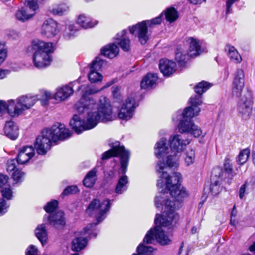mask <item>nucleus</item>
I'll list each match as a JSON object with an SVG mask.
<instances>
[{
  "label": "nucleus",
  "instance_id": "obj_1",
  "mask_svg": "<svg viewBox=\"0 0 255 255\" xmlns=\"http://www.w3.org/2000/svg\"><path fill=\"white\" fill-rule=\"evenodd\" d=\"M158 166L159 168L157 171L161 175L157 185L162 188L165 186V190L169 192L172 200H165L164 211L161 215L156 214L154 220L156 226L146 233L143 242L147 244H151L155 239L161 245L165 246L171 244V240L161 226L171 228L177 224L179 216L175 211L181 207L182 202L188 197V193L186 189L179 183L181 177L180 173L173 172L169 175L165 171L164 163L160 162Z\"/></svg>",
  "mask_w": 255,
  "mask_h": 255
},
{
  "label": "nucleus",
  "instance_id": "obj_2",
  "mask_svg": "<svg viewBox=\"0 0 255 255\" xmlns=\"http://www.w3.org/2000/svg\"><path fill=\"white\" fill-rule=\"evenodd\" d=\"M79 113L87 112V120L83 121L77 115H74L70 122V125L77 134L83 131L95 128L100 122H107L112 120V110L108 99L104 96L100 97L97 105L94 99L82 98L74 105Z\"/></svg>",
  "mask_w": 255,
  "mask_h": 255
},
{
  "label": "nucleus",
  "instance_id": "obj_3",
  "mask_svg": "<svg viewBox=\"0 0 255 255\" xmlns=\"http://www.w3.org/2000/svg\"><path fill=\"white\" fill-rule=\"evenodd\" d=\"M71 135L63 124L56 123L50 128L44 129L36 138L34 147L39 154L44 155L50 149L52 142L63 140Z\"/></svg>",
  "mask_w": 255,
  "mask_h": 255
},
{
  "label": "nucleus",
  "instance_id": "obj_4",
  "mask_svg": "<svg viewBox=\"0 0 255 255\" xmlns=\"http://www.w3.org/2000/svg\"><path fill=\"white\" fill-rule=\"evenodd\" d=\"M189 102L190 106L186 107L182 113L183 120L178 125V129L180 133H190L198 137L202 134V131L192 122L191 119L199 115L201 111L199 106L202 104V101L200 96L191 97Z\"/></svg>",
  "mask_w": 255,
  "mask_h": 255
},
{
  "label": "nucleus",
  "instance_id": "obj_5",
  "mask_svg": "<svg viewBox=\"0 0 255 255\" xmlns=\"http://www.w3.org/2000/svg\"><path fill=\"white\" fill-rule=\"evenodd\" d=\"M28 52H33V62L35 67L42 68L49 66L52 61L50 54L53 52L52 44L35 39L27 48Z\"/></svg>",
  "mask_w": 255,
  "mask_h": 255
},
{
  "label": "nucleus",
  "instance_id": "obj_6",
  "mask_svg": "<svg viewBox=\"0 0 255 255\" xmlns=\"http://www.w3.org/2000/svg\"><path fill=\"white\" fill-rule=\"evenodd\" d=\"M111 204V201L108 199H105L102 202L99 199H94L91 201L86 209V212L90 216L97 214V223L88 225L84 229L83 235H88L89 238L97 236L95 227L105 218V214L110 210Z\"/></svg>",
  "mask_w": 255,
  "mask_h": 255
},
{
  "label": "nucleus",
  "instance_id": "obj_7",
  "mask_svg": "<svg viewBox=\"0 0 255 255\" xmlns=\"http://www.w3.org/2000/svg\"><path fill=\"white\" fill-rule=\"evenodd\" d=\"M37 99L35 96H22L15 101L9 100L7 102L0 101V113L7 112L13 114V116H18L32 107Z\"/></svg>",
  "mask_w": 255,
  "mask_h": 255
},
{
  "label": "nucleus",
  "instance_id": "obj_8",
  "mask_svg": "<svg viewBox=\"0 0 255 255\" xmlns=\"http://www.w3.org/2000/svg\"><path fill=\"white\" fill-rule=\"evenodd\" d=\"M169 142L171 154L167 156L166 162L164 161H159L157 163L158 164L160 162L164 163L165 169L177 167L178 153L183 150L185 146L190 143V140L188 139H183L180 135L176 134L171 136Z\"/></svg>",
  "mask_w": 255,
  "mask_h": 255
},
{
  "label": "nucleus",
  "instance_id": "obj_9",
  "mask_svg": "<svg viewBox=\"0 0 255 255\" xmlns=\"http://www.w3.org/2000/svg\"><path fill=\"white\" fill-rule=\"evenodd\" d=\"M162 13L151 20L142 21L134 25L129 27L130 33L137 37L138 41L141 44L144 45L146 44L149 38L147 26L150 27L153 25L160 24L162 20Z\"/></svg>",
  "mask_w": 255,
  "mask_h": 255
},
{
  "label": "nucleus",
  "instance_id": "obj_10",
  "mask_svg": "<svg viewBox=\"0 0 255 255\" xmlns=\"http://www.w3.org/2000/svg\"><path fill=\"white\" fill-rule=\"evenodd\" d=\"M129 155V152L126 150L124 146L120 145L119 142H116L111 149L103 153L102 159L105 160L113 156H120L121 170L122 173L124 174L127 171Z\"/></svg>",
  "mask_w": 255,
  "mask_h": 255
},
{
  "label": "nucleus",
  "instance_id": "obj_11",
  "mask_svg": "<svg viewBox=\"0 0 255 255\" xmlns=\"http://www.w3.org/2000/svg\"><path fill=\"white\" fill-rule=\"evenodd\" d=\"M252 105L251 93L249 91L245 92L238 104V112L243 119L247 120L250 118L252 113Z\"/></svg>",
  "mask_w": 255,
  "mask_h": 255
},
{
  "label": "nucleus",
  "instance_id": "obj_12",
  "mask_svg": "<svg viewBox=\"0 0 255 255\" xmlns=\"http://www.w3.org/2000/svg\"><path fill=\"white\" fill-rule=\"evenodd\" d=\"M135 107L134 98L132 97L128 98L119 112V118L126 121L130 119L132 117Z\"/></svg>",
  "mask_w": 255,
  "mask_h": 255
},
{
  "label": "nucleus",
  "instance_id": "obj_13",
  "mask_svg": "<svg viewBox=\"0 0 255 255\" xmlns=\"http://www.w3.org/2000/svg\"><path fill=\"white\" fill-rule=\"evenodd\" d=\"M245 85V74L241 69H238L235 73L233 84V94L239 97L242 92Z\"/></svg>",
  "mask_w": 255,
  "mask_h": 255
},
{
  "label": "nucleus",
  "instance_id": "obj_14",
  "mask_svg": "<svg viewBox=\"0 0 255 255\" xmlns=\"http://www.w3.org/2000/svg\"><path fill=\"white\" fill-rule=\"evenodd\" d=\"M57 23L51 18L46 20L41 28V34L46 37H53L58 33Z\"/></svg>",
  "mask_w": 255,
  "mask_h": 255
},
{
  "label": "nucleus",
  "instance_id": "obj_15",
  "mask_svg": "<svg viewBox=\"0 0 255 255\" xmlns=\"http://www.w3.org/2000/svg\"><path fill=\"white\" fill-rule=\"evenodd\" d=\"M159 69L165 76H169L176 70V63L167 59H161L159 64Z\"/></svg>",
  "mask_w": 255,
  "mask_h": 255
},
{
  "label": "nucleus",
  "instance_id": "obj_16",
  "mask_svg": "<svg viewBox=\"0 0 255 255\" xmlns=\"http://www.w3.org/2000/svg\"><path fill=\"white\" fill-rule=\"evenodd\" d=\"M49 221L50 225L56 229L62 228L65 225L63 212L60 211L54 214L50 215L49 217Z\"/></svg>",
  "mask_w": 255,
  "mask_h": 255
},
{
  "label": "nucleus",
  "instance_id": "obj_17",
  "mask_svg": "<svg viewBox=\"0 0 255 255\" xmlns=\"http://www.w3.org/2000/svg\"><path fill=\"white\" fill-rule=\"evenodd\" d=\"M189 43V48L188 55L190 57H194L198 56L202 52L199 41L198 39L190 37L188 38Z\"/></svg>",
  "mask_w": 255,
  "mask_h": 255
},
{
  "label": "nucleus",
  "instance_id": "obj_18",
  "mask_svg": "<svg viewBox=\"0 0 255 255\" xmlns=\"http://www.w3.org/2000/svg\"><path fill=\"white\" fill-rule=\"evenodd\" d=\"M73 93L72 87L65 86L58 89L53 95V98L56 100L62 101L69 98Z\"/></svg>",
  "mask_w": 255,
  "mask_h": 255
},
{
  "label": "nucleus",
  "instance_id": "obj_19",
  "mask_svg": "<svg viewBox=\"0 0 255 255\" xmlns=\"http://www.w3.org/2000/svg\"><path fill=\"white\" fill-rule=\"evenodd\" d=\"M4 131L5 135L11 139L14 140L18 137V127L12 121H8L5 123Z\"/></svg>",
  "mask_w": 255,
  "mask_h": 255
},
{
  "label": "nucleus",
  "instance_id": "obj_20",
  "mask_svg": "<svg viewBox=\"0 0 255 255\" xmlns=\"http://www.w3.org/2000/svg\"><path fill=\"white\" fill-rule=\"evenodd\" d=\"M166 139L162 137L156 143L155 147V154L157 158H160L169 153V149L166 145Z\"/></svg>",
  "mask_w": 255,
  "mask_h": 255
},
{
  "label": "nucleus",
  "instance_id": "obj_21",
  "mask_svg": "<svg viewBox=\"0 0 255 255\" xmlns=\"http://www.w3.org/2000/svg\"><path fill=\"white\" fill-rule=\"evenodd\" d=\"M157 79L158 77L156 74H147L141 81V88L142 89H147L152 88L156 84Z\"/></svg>",
  "mask_w": 255,
  "mask_h": 255
},
{
  "label": "nucleus",
  "instance_id": "obj_22",
  "mask_svg": "<svg viewBox=\"0 0 255 255\" xmlns=\"http://www.w3.org/2000/svg\"><path fill=\"white\" fill-rule=\"evenodd\" d=\"M101 52L105 56L112 59L118 54L119 48L115 44L111 43L103 47Z\"/></svg>",
  "mask_w": 255,
  "mask_h": 255
},
{
  "label": "nucleus",
  "instance_id": "obj_23",
  "mask_svg": "<svg viewBox=\"0 0 255 255\" xmlns=\"http://www.w3.org/2000/svg\"><path fill=\"white\" fill-rule=\"evenodd\" d=\"M232 166L229 163H225L224 170L221 169L220 168H214L212 171L215 176H219V178H222L225 175V176H227L228 178H232L233 175L232 174Z\"/></svg>",
  "mask_w": 255,
  "mask_h": 255
},
{
  "label": "nucleus",
  "instance_id": "obj_24",
  "mask_svg": "<svg viewBox=\"0 0 255 255\" xmlns=\"http://www.w3.org/2000/svg\"><path fill=\"white\" fill-rule=\"evenodd\" d=\"M127 31L123 30L121 33L117 35L116 39L119 40L118 44L125 51H128L130 50V40L128 38H125L124 36L126 35Z\"/></svg>",
  "mask_w": 255,
  "mask_h": 255
},
{
  "label": "nucleus",
  "instance_id": "obj_25",
  "mask_svg": "<svg viewBox=\"0 0 255 255\" xmlns=\"http://www.w3.org/2000/svg\"><path fill=\"white\" fill-rule=\"evenodd\" d=\"M35 15V12H30L28 7H21L17 10L15 16L17 19L24 22L31 18Z\"/></svg>",
  "mask_w": 255,
  "mask_h": 255
},
{
  "label": "nucleus",
  "instance_id": "obj_26",
  "mask_svg": "<svg viewBox=\"0 0 255 255\" xmlns=\"http://www.w3.org/2000/svg\"><path fill=\"white\" fill-rule=\"evenodd\" d=\"M35 234L43 246L47 243V232L45 225H38L35 230Z\"/></svg>",
  "mask_w": 255,
  "mask_h": 255
},
{
  "label": "nucleus",
  "instance_id": "obj_27",
  "mask_svg": "<svg viewBox=\"0 0 255 255\" xmlns=\"http://www.w3.org/2000/svg\"><path fill=\"white\" fill-rule=\"evenodd\" d=\"M77 24L84 28H91L97 24L96 20L93 21L84 14L80 15L77 19Z\"/></svg>",
  "mask_w": 255,
  "mask_h": 255
},
{
  "label": "nucleus",
  "instance_id": "obj_28",
  "mask_svg": "<svg viewBox=\"0 0 255 255\" xmlns=\"http://www.w3.org/2000/svg\"><path fill=\"white\" fill-rule=\"evenodd\" d=\"M97 170L95 168L90 171L83 180V184L87 187H92L97 180Z\"/></svg>",
  "mask_w": 255,
  "mask_h": 255
},
{
  "label": "nucleus",
  "instance_id": "obj_29",
  "mask_svg": "<svg viewBox=\"0 0 255 255\" xmlns=\"http://www.w3.org/2000/svg\"><path fill=\"white\" fill-rule=\"evenodd\" d=\"M226 50L228 51V55L230 60L235 63H240L242 58L237 50L233 46L228 45Z\"/></svg>",
  "mask_w": 255,
  "mask_h": 255
},
{
  "label": "nucleus",
  "instance_id": "obj_30",
  "mask_svg": "<svg viewBox=\"0 0 255 255\" xmlns=\"http://www.w3.org/2000/svg\"><path fill=\"white\" fill-rule=\"evenodd\" d=\"M87 243V240L85 238H75L72 242V250L75 252H79L86 247Z\"/></svg>",
  "mask_w": 255,
  "mask_h": 255
},
{
  "label": "nucleus",
  "instance_id": "obj_31",
  "mask_svg": "<svg viewBox=\"0 0 255 255\" xmlns=\"http://www.w3.org/2000/svg\"><path fill=\"white\" fill-rule=\"evenodd\" d=\"M220 179H221V178H219V176H215V174L212 173L210 192L214 196L218 195L222 190V188L220 186Z\"/></svg>",
  "mask_w": 255,
  "mask_h": 255
},
{
  "label": "nucleus",
  "instance_id": "obj_32",
  "mask_svg": "<svg viewBox=\"0 0 255 255\" xmlns=\"http://www.w3.org/2000/svg\"><path fill=\"white\" fill-rule=\"evenodd\" d=\"M128 178L126 175L122 176L118 180L115 188V192L118 194H122L127 189Z\"/></svg>",
  "mask_w": 255,
  "mask_h": 255
},
{
  "label": "nucleus",
  "instance_id": "obj_33",
  "mask_svg": "<svg viewBox=\"0 0 255 255\" xmlns=\"http://www.w3.org/2000/svg\"><path fill=\"white\" fill-rule=\"evenodd\" d=\"M211 85L207 82L202 81L199 83L194 88L195 91L197 95L194 97L200 96V98L202 100V95L205 92Z\"/></svg>",
  "mask_w": 255,
  "mask_h": 255
},
{
  "label": "nucleus",
  "instance_id": "obj_34",
  "mask_svg": "<svg viewBox=\"0 0 255 255\" xmlns=\"http://www.w3.org/2000/svg\"><path fill=\"white\" fill-rule=\"evenodd\" d=\"M165 16L168 21L172 22L177 19L178 14L175 8L171 7L166 9L165 11Z\"/></svg>",
  "mask_w": 255,
  "mask_h": 255
},
{
  "label": "nucleus",
  "instance_id": "obj_35",
  "mask_svg": "<svg viewBox=\"0 0 255 255\" xmlns=\"http://www.w3.org/2000/svg\"><path fill=\"white\" fill-rule=\"evenodd\" d=\"M184 160L187 166H190L192 164L195 158V151L192 148H189L186 150L185 153Z\"/></svg>",
  "mask_w": 255,
  "mask_h": 255
},
{
  "label": "nucleus",
  "instance_id": "obj_36",
  "mask_svg": "<svg viewBox=\"0 0 255 255\" xmlns=\"http://www.w3.org/2000/svg\"><path fill=\"white\" fill-rule=\"evenodd\" d=\"M154 249L150 246H145L142 244H140L137 247L136 251L138 253L137 255H150L153 251Z\"/></svg>",
  "mask_w": 255,
  "mask_h": 255
},
{
  "label": "nucleus",
  "instance_id": "obj_37",
  "mask_svg": "<svg viewBox=\"0 0 255 255\" xmlns=\"http://www.w3.org/2000/svg\"><path fill=\"white\" fill-rule=\"evenodd\" d=\"M88 78L90 82L94 83L101 81L103 79V76L98 71L90 69Z\"/></svg>",
  "mask_w": 255,
  "mask_h": 255
},
{
  "label": "nucleus",
  "instance_id": "obj_38",
  "mask_svg": "<svg viewBox=\"0 0 255 255\" xmlns=\"http://www.w3.org/2000/svg\"><path fill=\"white\" fill-rule=\"evenodd\" d=\"M250 154V150L249 148H246L242 150L238 156V162L241 165L245 163Z\"/></svg>",
  "mask_w": 255,
  "mask_h": 255
},
{
  "label": "nucleus",
  "instance_id": "obj_39",
  "mask_svg": "<svg viewBox=\"0 0 255 255\" xmlns=\"http://www.w3.org/2000/svg\"><path fill=\"white\" fill-rule=\"evenodd\" d=\"M105 63V60L100 57H97L91 64L90 69L100 71Z\"/></svg>",
  "mask_w": 255,
  "mask_h": 255
},
{
  "label": "nucleus",
  "instance_id": "obj_40",
  "mask_svg": "<svg viewBox=\"0 0 255 255\" xmlns=\"http://www.w3.org/2000/svg\"><path fill=\"white\" fill-rule=\"evenodd\" d=\"M0 192L3 198L11 200L13 197L12 189L9 185L0 188Z\"/></svg>",
  "mask_w": 255,
  "mask_h": 255
},
{
  "label": "nucleus",
  "instance_id": "obj_41",
  "mask_svg": "<svg viewBox=\"0 0 255 255\" xmlns=\"http://www.w3.org/2000/svg\"><path fill=\"white\" fill-rule=\"evenodd\" d=\"M188 57H189L188 54L186 55L181 52L177 51L175 54V59L181 66L185 65L187 62Z\"/></svg>",
  "mask_w": 255,
  "mask_h": 255
},
{
  "label": "nucleus",
  "instance_id": "obj_42",
  "mask_svg": "<svg viewBox=\"0 0 255 255\" xmlns=\"http://www.w3.org/2000/svg\"><path fill=\"white\" fill-rule=\"evenodd\" d=\"M76 31H77V29H76L75 25H70L65 29L64 33V36L67 39H70L72 36H73L74 35Z\"/></svg>",
  "mask_w": 255,
  "mask_h": 255
},
{
  "label": "nucleus",
  "instance_id": "obj_43",
  "mask_svg": "<svg viewBox=\"0 0 255 255\" xmlns=\"http://www.w3.org/2000/svg\"><path fill=\"white\" fill-rule=\"evenodd\" d=\"M24 176V173L21 170L16 169L12 174V178L15 183L20 182L23 180Z\"/></svg>",
  "mask_w": 255,
  "mask_h": 255
},
{
  "label": "nucleus",
  "instance_id": "obj_44",
  "mask_svg": "<svg viewBox=\"0 0 255 255\" xmlns=\"http://www.w3.org/2000/svg\"><path fill=\"white\" fill-rule=\"evenodd\" d=\"M30 158V156L20 150L17 155V162L18 164H23L26 163Z\"/></svg>",
  "mask_w": 255,
  "mask_h": 255
},
{
  "label": "nucleus",
  "instance_id": "obj_45",
  "mask_svg": "<svg viewBox=\"0 0 255 255\" xmlns=\"http://www.w3.org/2000/svg\"><path fill=\"white\" fill-rule=\"evenodd\" d=\"M58 204V202L57 200H52L47 204L44 207V209L46 212L51 213L57 207Z\"/></svg>",
  "mask_w": 255,
  "mask_h": 255
},
{
  "label": "nucleus",
  "instance_id": "obj_46",
  "mask_svg": "<svg viewBox=\"0 0 255 255\" xmlns=\"http://www.w3.org/2000/svg\"><path fill=\"white\" fill-rule=\"evenodd\" d=\"M8 204L3 198H0V216L5 214L9 207Z\"/></svg>",
  "mask_w": 255,
  "mask_h": 255
},
{
  "label": "nucleus",
  "instance_id": "obj_47",
  "mask_svg": "<svg viewBox=\"0 0 255 255\" xmlns=\"http://www.w3.org/2000/svg\"><path fill=\"white\" fill-rule=\"evenodd\" d=\"M79 192L78 187L76 186H69L66 187L62 192V194L64 196L69 194H75Z\"/></svg>",
  "mask_w": 255,
  "mask_h": 255
},
{
  "label": "nucleus",
  "instance_id": "obj_48",
  "mask_svg": "<svg viewBox=\"0 0 255 255\" xmlns=\"http://www.w3.org/2000/svg\"><path fill=\"white\" fill-rule=\"evenodd\" d=\"M37 0H32L28 1V9L29 12L35 13V10L39 7L37 2Z\"/></svg>",
  "mask_w": 255,
  "mask_h": 255
},
{
  "label": "nucleus",
  "instance_id": "obj_49",
  "mask_svg": "<svg viewBox=\"0 0 255 255\" xmlns=\"http://www.w3.org/2000/svg\"><path fill=\"white\" fill-rule=\"evenodd\" d=\"M20 150L23 152L27 155H28V156H30L31 158L34 154V149L32 146H24Z\"/></svg>",
  "mask_w": 255,
  "mask_h": 255
},
{
  "label": "nucleus",
  "instance_id": "obj_50",
  "mask_svg": "<svg viewBox=\"0 0 255 255\" xmlns=\"http://www.w3.org/2000/svg\"><path fill=\"white\" fill-rule=\"evenodd\" d=\"M7 51L4 47V45L0 43V65L4 60L6 57Z\"/></svg>",
  "mask_w": 255,
  "mask_h": 255
},
{
  "label": "nucleus",
  "instance_id": "obj_51",
  "mask_svg": "<svg viewBox=\"0 0 255 255\" xmlns=\"http://www.w3.org/2000/svg\"><path fill=\"white\" fill-rule=\"evenodd\" d=\"M15 163L16 161L14 159H11L7 161L6 169L8 172H14V171L15 170Z\"/></svg>",
  "mask_w": 255,
  "mask_h": 255
},
{
  "label": "nucleus",
  "instance_id": "obj_52",
  "mask_svg": "<svg viewBox=\"0 0 255 255\" xmlns=\"http://www.w3.org/2000/svg\"><path fill=\"white\" fill-rule=\"evenodd\" d=\"M66 11V9L62 6H58L56 7L53 8L51 12L54 14L57 15H62L64 12Z\"/></svg>",
  "mask_w": 255,
  "mask_h": 255
},
{
  "label": "nucleus",
  "instance_id": "obj_53",
  "mask_svg": "<svg viewBox=\"0 0 255 255\" xmlns=\"http://www.w3.org/2000/svg\"><path fill=\"white\" fill-rule=\"evenodd\" d=\"M113 84V82H109L108 83H107L105 86H104L103 87H102L100 90H96L95 89H89L88 91H87V93L91 95V94H95V93H97V92H98L99 91H101L103 89H104L106 88H108L110 86H111Z\"/></svg>",
  "mask_w": 255,
  "mask_h": 255
},
{
  "label": "nucleus",
  "instance_id": "obj_54",
  "mask_svg": "<svg viewBox=\"0 0 255 255\" xmlns=\"http://www.w3.org/2000/svg\"><path fill=\"white\" fill-rule=\"evenodd\" d=\"M8 177L4 175L3 174H0V188H1L3 187H5L8 184H7L8 182Z\"/></svg>",
  "mask_w": 255,
  "mask_h": 255
},
{
  "label": "nucleus",
  "instance_id": "obj_55",
  "mask_svg": "<svg viewBox=\"0 0 255 255\" xmlns=\"http://www.w3.org/2000/svg\"><path fill=\"white\" fill-rule=\"evenodd\" d=\"M37 249L33 245H31L27 249L25 255H37Z\"/></svg>",
  "mask_w": 255,
  "mask_h": 255
},
{
  "label": "nucleus",
  "instance_id": "obj_56",
  "mask_svg": "<svg viewBox=\"0 0 255 255\" xmlns=\"http://www.w3.org/2000/svg\"><path fill=\"white\" fill-rule=\"evenodd\" d=\"M247 185V182H246L243 185H242L239 190V197L240 199H243L244 196L246 188Z\"/></svg>",
  "mask_w": 255,
  "mask_h": 255
},
{
  "label": "nucleus",
  "instance_id": "obj_57",
  "mask_svg": "<svg viewBox=\"0 0 255 255\" xmlns=\"http://www.w3.org/2000/svg\"><path fill=\"white\" fill-rule=\"evenodd\" d=\"M164 197L161 196H157L155 198V205L157 208H159L162 204Z\"/></svg>",
  "mask_w": 255,
  "mask_h": 255
},
{
  "label": "nucleus",
  "instance_id": "obj_58",
  "mask_svg": "<svg viewBox=\"0 0 255 255\" xmlns=\"http://www.w3.org/2000/svg\"><path fill=\"white\" fill-rule=\"evenodd\" d=\"M9 73V71L8 70H5L0 69V80L5 78Z\"/></svg>",
  "mask_w": 255,
  "mask_h": 255
},
{
  "label": "nucleus",
  "instance_id": "obj_59",
  "mask_svg": "<svg viewBox=\"0 0 255 255\" xmlns=\"http://www.w3.org/2000/svg\"><path fill=\"white\" fill-rule=\"evenodd\" d=\"M51 94L50 92L45 91L43 93V96L44 97V98H43V99L45 100H48L49 99L51 98Z\"/></svg>",
  "mask_w": 255,
  "mask_h": 255
},
{
  "label": "nucleus",
  "instance_id": "obj_60",
  "mask_svg": "<svg viewBox=\"0 0 255 255\" xmlns=\"http://www.w3.org/2000/svg\"><path fill=\"white\" fill-rule=\"evenodd\" d=\"M188 1L191 3L196 4L200 3L203 1L205 2L206 0H188Z\"/></svg>",
  "mask_w": 255,
  "mask_h": 255
},
{
  "label": "nucleus",
  "instance_id": "obj_61",
  "mask_svg": "<svg viewBox=\"0 0 255 255\" xmlns=\"http://www.w3.org/2000/svg\"><path fill=\"white\" fill-rule=\"evenodd\" d=\"M239 0H227L226 2V5L229 6H232V5L235 3L236 1H238Z\"/></svg>",
  "mask_w": 255,
  "mask_h": 255
},
{
  "label": "nucleus",
  "instance_id": "obj_62",
  "mask_svg": "<svg viewBox=\"0 0 255 255\" xmlns=\"http://www.w3.org/2000/svg\"><path fill=\"white\" fill-rule=\"evenodd\" d=\"M120 91V88L118 87H112V91L114 95H116L119 91Z\"/></svg>",
  "mask_w": 255,
  "mask_h": 255
},
{
  "label": "nucleus",
  "instance_id": "obj_63",
  "mask_svg": "<svg viewBox=\"0 0 255 255\" xmlns=\"http://www.w3.org/2000/svg\"><path fill=\"white\" fill-rule=\"evenodd\" d=\"M249 250L251 252H254L255 251V242L249 247Z\"/></svg>",
  "mask_w": 255,
  "mask_h": 255
},
{
  "label": "nucleus",
  "instance_id": "obj_64",
  "mask_svg": "<svg viewBox=\"0 0 255 255\" xmlns=\"http://www.w3.org/2000/svg\"><path fill=\"white\" fill-rule=\"evenodd\" d=\"M232 11V6L226 5V14L230 13Z\"/></svg>",
  "mask_w": 255,
  "mask_h": 255
}]
</instances>
